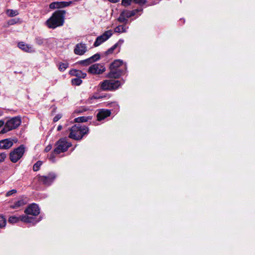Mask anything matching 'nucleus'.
Wrapping results in <instances>:
<instances>
[{"mask_svg":"<svg viewBox=\"0 0 255 255\" xmlns=\"http://www.w3.org/2000/svg\"><path fill=\"white\" fill-rule=\"evenodd\" d=\"M55 178V174L53 173H51L47 176H38V180L43 184L49 186L53 182Z\"/></svg>","mask_w":255,"mask_h":255,"instance_id":"obj_9","label":"nucleus"},{"mask_svg":"<svg viewBox=\"0 0 255 255\" xmlns=\"http://www.w3.org/2000/svg\"><path fill=\"white\" fill-rule=\"evenodd\" d=\"M61 118V116L60 115H56L54 118H53V122H56L59 120H60Z\"/></svg>","mask_w":255,"mask_h":255,"instance_id":"obj_38","label":"nucleus"},{"mask_svg":"<svg viewBox=\"0 0 255 255\" xmlns=\"http://www.w3.org/2000/svg\"><path fill=\"white\" fill-rule=\"evenodd\" d=\"M111 112L110 110L101 109L100 110L97 115V120L100 121L105 119L106 118L110 116Z\"/></svg>","mask_w":255,"mask_h":255,"instance_id":"obj_18","label":"nucleus"},{"mask_svg":"<svg viewBox=\"0 0 255 255\" xmlns=\"http://www.w3.org/2000/svg\"><path fill=\"white\" fill-rule=\"evenodd\" d=\"M17 192V190L16 189H12L8 191L6 194V196L8 197L14 194H15Z\"/></svg>","mask_w":255,"mask_h":255,"instance_id":"obj_36","label":"nucleus"},{"mask_svg":"<svg viewBox=\"0 0 255 255\" xmlns=\"http://www.w3.org/2000/svg\"><path fill=\"white\" fill-rule=\"evenodd\" d=\"M72 84L73 85L79 86L82 83V80L81 78H74L71 81Z\"/></svg>","mask_w":255,"mask_h":255,"instance_id":"obj_27","label":"nucleus"},{"mask_svg":"<svg viewBox=\"0 0 255 255\" xmlns=\"http://www.w3.org/2000/svg\"><path fill=\"white\" fill-rule=\"evenodd\" d=\"M128 28L126 25H120L115 27L114 32L119 33L126 32Z\"/></svg>","mask_w":255,"mask_h":255,"instance_id":"obj_23","label":"nucleus"},{"mask_svg":"<svg viewBox=\"0 0 255 255\" xmlns=\"http://www.w3.org/2000/svg\"><path fill=\"white\" fill-rule=\"evenodd\" d=\"M68 66V64L67 63H60L59 65V70L61 71H64Z\"/></svg>","mask_w":255,"mask_h":255,"instance_id":"obj_30","label":"nucleus"},{"mask_svg":"<svg viewBox=\"0 0 255 255\" xmlns=\"http://www.w3.org/2000/svg\"><path fill=\"white\" fill-rule=\"evenodd\" d=\"M110 69H115L117 70H123L125 71V66L123 62L120 60H115L110 65Z\"/></svg>","mask_w":255,"mask_h":255,"instance_id":"obj_16","label":"nucleus"},{"mask_svg":"<svg viewBox=\"0 0 255 255\" xmlns=\"http://www.w3.org/2000/svg\"><path fill=\"white\" fill-rule=\"evenodd\" d=\"M89 118L86 117H80L77 118H75L74 121L76 123H83L85 122L88 121Z\"/></svg>","mask_w":255,"mask_h":255,"instance_id":"obj_26","label":"nucleus"},{"mask_svg":"<svg viewBox=\"0 0 255 255\" xmlns=\"http://www.w3.org/2000/svg\"><path fill=\"white\" fill-rule=\"evenodd\" d=\"M108 1H109L110 2H111L112 3H115L119 2L120 1V0H108Z\"/></svg>","mask_w":255,"mask_h":255,"instance_id":"obj_40","label":"nucleus"},{"mask_svg":"<svg viewBox=\"0 0 255 255\" xmlns=\"http://www.w3.org/2000/svg\"><path fill=\"white\" fill-rule=\"evenodd\" d=\"M27 202L26 199H21L15 202L13 205L10 206L12 209H16L21 206L25 205Z\"/></svg>","mask_w":255,"mask_h":255,"instance_id":"obj_22","label":"nucleus"},{"mask_svg":"<svg viewBox=\"0 0 255 255\" xmlns=\"http://www.w3.org/2000/svg\"><path fill=\"white\" fill-rule=\"evenodd\" d=\"M72 146L71 142H68L65 138H61L58 140L55 144V148L54 149L52 154L49 157V159L54 161V154H59L64 152Z\"/></svg>","mask_w":255,"mask_h":255,"instance_id":"obj_3","label":"nucleus"},{"mask_svg":"<svg viewBox=\"0 0 255 255\" xmlns=\"http://www.w3.org/2000/svg\"><path fill=\"white\" fill-rule=\"evenodd\" d=\"M113 32L111 30H107L105 31L102 35L98 36L94 43L95 47H97L100 45L104 42L108 40L112 35Z\"/></svg>","mask_w":255,"mask_h":255,"instance_id":"obj_8","label":"nucleus"},{"mask_svg":"<svg viewBox=\"0 0 255 255\" xmlns=\"http://www.w3.org/2000/svg\"><path fill=\"white\" fill-rule=\"evenodd\" d=\"M69 74L73 76H76L78 78H85L87 75L86 73L82 72L80 70L72 69L69 71Z\"/></svg>","mask_w":255,"mask_h":255,"instance_id":"obj_20","label":"nucleus"},{"mask_svg":"<svg viewBox=\"0 0 255 255\" xmlns=\"http://www.w3.org/2000/svg\"><path fill=\"white\" fill-rule=\"evenodd\" d=\"M13 141L10 138L0 140V149H8L13 145Z\"/></svg>","mask_w":255,"mask_h":255,"instance_id":"obj_15","label":"nucleus"},{"mask_svg":"<svg viewBox=\"0 0 255 255\" xmlns=\"http://www.w3.org/2000/svg\"><path fill=\"white\" fill-rule=\"evenodd\" d=\"M36 43L38 45H42L44 42V40L40 37H37L35 39Z\"/></svg>","mask_w":255,"mask_h":255,"instance_id":"obj_35","label":"nucleus"},{"mask_svg":"<svg viewBox=\"0 0 255 255\" xmlns=\"http://www.w3.org/2000/svg\"><path fill=\"white\" fill-rule=\"evenodd\" d=\"M121 85L119 80H106L100 84L101 89L104 91H114L117 89Z\"/></svg>","mask_w":255,"mask_h":255,"instance_id":"obj_5","label":"nucleus"},{"mask_svg":"<svg viewBox=\"0 0 255 255\" xmlns=\"http://www.w3.org/2000/svg\"><path fill=\"white\" fill-rule=\"evenodd\" d=\"M66 11L63 10H58L54 12L52 16L46 21L47 26L52 29L63 25L64 15Z\"/></svg>","mask_w":255,"mask_h":255,"instance_id":"obj_1","label":"nucleus"},{"mask_svg":"<svg viewBox=\"0 0 255 255\" xmlns=\"http://www.w3.org/2000/svg\"><path fill=\"white\" fill-rule=\"evenodd\" d=\"M42 164V161H37L36 163H35L33 166V170L34 171H37L39 170L40 167L41 166Z\"/></svg>","mask_w":255,"mask_h":255,"instance_id":"obj_29","label":"nucleus"},{"mask_svg":"<svg viewBox=\"0 0 255 255\" xmlns=\"http://www.w3.org/2000/svg\"><path fill=\"white\" fill-rule=\"evenodd\" d=\"M21 124V120L19 118L14 117L8 120L4 127L0 131V134L5 133L11 130L16 128Z\"/></svg>","mask_w":255,"mask_h":255,"instance_id":"obj_4","label":"nucleus"},{"mask_svg":"<svg viewBox=\"0 0 255 255\" xmlns=\"http://www.w3.org/2000/svg\"><path fill=\"white\" fill-rule=\"evenodd\" d=\"M142 10V8L140 9H135L132 10H125L123 11V13L125 14V16L127 17V18H130L132 16L135 15L137 12L141 11Z\"/></svg>","mask_w":255,"mask_h":255,"instance_id":"obj_21","label":"nucleus"},{"mask_svg":"<svg viewBox=\"0 0 255 255\" xmlns=\"http://www.w3.org/2000/svg\"><path fill=\"white\" fill-rule=\"evenodd\" d=\"M4 121L0 120V128L4 125Z\"/></svg>","mask_w":255,"mask_h":255,"instance_id":"obj_41","label":"nucleus"},{"mask_svg":"<svg viewBox=\"0 0 255 255\" xmlns=\"http://www.w3.org/2000/svg\"><path fill=\"white\" fill-rule=\"evenodd\" d=\"M124 40L123 39H120L117 43L114 44L112 47L108 49L105 53V54L107 56L114 53L115 50L118 49L117 52L120 51L121 47L124 43Z\"/></svg>","mask_w":255,"mask_h":255,"instance_id":"obj_12","label":"nucleus"},{"mask_svg":"<svg viewBox=\"0 0 255 255\" xmlns=\"http://www.w3.org/2000/svg\"><path fill=\"white\" fill-rule=\"evenodd\" d=\"M131 2H133V0H122V4L124 6H127L129 5Z\"/></svg>","mask_w":255,"mask_h":255,"instance_id":"obj_33","label":"nucleus"},{"mask_svg":"<svg viewBox=\"0 0 255 255\" xmlns=\"http://www.w3.org/2000/svg\"><path fill=\"white\" fill-rule=\"evenodd\" d=\"M105 71V67L101 64L92 65L88 69V72L92 74H101Z\"/></svg>","mask_w":255,"mask_h":255,"instance_id":"obj_10","label":"nucleus"},{"mask_svg":"<svg viewBox=\"0 0 255 255\" xmlns=\"http://www.w3.org/2000/svg\"><path fill=\"white\" fill-rule=\"evenodd\" d=\"M24 213L26 215H31L33 216H36L40 213V209L38 205L33 203L29 205L25 210Z\"/></svg>","mask_w":255,"mask_h":255,"instance_id":"obj_11","label":"nucleus"},{"mask_svg":"<svg viewBox=\"0 0 255 255\" xmlns=\"http://www.w3.org/2000/svg\"><path fill=\"white\" fill-rule=\"evenodd\" d=\"M62 129V126H59L57 128V130L58 131H60L61 129Z\"/></svg>","mask_w":255,"mask_h":255,"instance_id":"obj_42","label":"nucleus"},{"mask_svg":"<svg viewBox=\"0 0 255 255\" xmlns=\"http://www.w3.org/2000/svg\"><path fill=\"white\" fill-rule=\"evenodd\" d=\"M51 148H52V145L49 144L45 147L44 151L45 152H47L49 151L51 149Z\"/></svg>","mask_w":255,"mask_h":255,"instance_id":"obj_39","label":"nucleus"},{"mask_svg":"<svg viewBox=\"0 0 255 255\" xmlns=\"http://www.w3.org/2000/svg\"><path fill=\"white\" fill-rule=\"evenodd\" d=\"M100 58V55L99 54H96L93 56L90 57V59L92 61V63L98 60Z\"/></svg>","mask_w":255,"mask_h":255,"instance_id":"obj_32","label":"nucleus"},{"mask_svg":"<svg viewBox=\"0 0 255 255\" xmlns=\"http://www.w3.org/2000/svg\"><path fill=\"white\" fill-rule=\"evenodd\" d=\"M18 46L20 49L25 52H33L34 51L31 46L26 44L23 42H19Z\"/></svg>","mask_w":255,"mask_h":255,"instance_id":"obj_19","label":"nucleus"},{"mask_svg":"<svg viewBox=\"0 0 255 255\" xmlns=\"http://www.w3.org/2000/svg\"><path fill=\"white\" fill-rule=\"evenodd\" d=\"M7 154L5 152L0 153V162H2L6 158Z\"/></svg>","mask_w":255,"mask_h":255,"instance_id":"obj_34","label":"nucleus"},{"mask_svg":"<svg viewBox=\"0 0 255 255\" xmlns=\"http://www.w3.org/2000/svg\"><path fill=\"white\" fill-rule=\"evenodd\" d=\"M118 20L121 23H124V25H126L128 21L127 17L125 16L123 11L121 13L119 18H118Z\"/></svg>","mask_w":255,"mask_h":255,"instance_id":"obj_24","label":"nucleus"},{"mask_svg":"<svg viewBox=\"0 0 255 255\" xmlns=\"http://www.w3.org/2000/svg\"><path fill=\"white\" fill-rule=\"evenodd\" d=\"M72 3L71 1H55L51 3L49 8L51 9L61 8L68 6Z\"/></svg>","mask_w":255,"mask_h":255,"instance_id":"obj_13","label":"nucleus"},{"mask_svg":"<svg viewBox=\"0 0 255 255\" xmlns=\"http://www.w3.org/2000/svg\"><path fill=\"white\" fill-rule=\"evenodd\" d=\"M87 51V47L85 44L79 43L76 45L74 49V53L77 55H83Z\"/></svg>","mask_w":255,"mask_h":255,"instance_id":"obj_17","label":"nucleus"},{"mask_svg":"<svg viewBox=\"0 0 255 255\" xmlns=\"http://www.w3.org/2000/svg\"><path fill=\"white\" fill-rule=\"evenodd\" d=\"M25 152V147L24 145H21L19 147L15 148L9 153V159L13 163L18 161L23 156Z\"/></svg>","mask_w":255,"mask_h":255,"instance_id":"obj_6","label":"nucleus"},{"mask_svg":"<svg viewBox=\"0 0 255 255\" xmlns=\"http://www.w3.org/2000/svg\"><path fill=\"white\" fill-rule=\"evenodd\" d=\"M14 23V21L13 20H11L10 21V24H12Z\"/></svg>","mask_w":255,"mask_h":255,"instance_id":"obj_43","label":"nucleus"},{"mask_svg":"<svg viewBox=\"0 0 255 255\" xmlns=\"http://www.w3.org/2000/svg\"><path fill=\"white\" fill-rule=\"evenodd\" d=\"M6 13L9 17H13L18 15V12L16 10L7 9Z\"/></svg>","mask_w":255,"mask_h":255,"instance_id":"obj_25","label":"nucleus"},{"mask_svg":"<svg viewBox=\"0 0 255 255\" xmlns=\"http://www.w3.org/2000/svg\"><path fill=\"white\" fill-rule=\"evenodd\" d=\"M124 71L123 70H117L115 69H110V71L107 75V77L109 78L117 79L123 75Z\"/></svg>","mask_w":255,"mask_h":255,"instance_id":"obj_14","label":"nucleus"},{"mask_svg":"<svg viewBox=\"0 0 255 255\" xmlns=\"http://www.w3.org/2000/svg\"><path fill=\"white\" fill-rule=\"evenodd\" d=\"M19 221L27 223H34L35 221V218L34 217H29L27 215H22L19 217L11 216L8 219V222L12 224L16 223Z\"/></svg>","mask_w":255,"mask_h":255,"instance_id":"obj_7","label":"nucleus"},{"mask_svg":"<svg viewBox=\"0 0 255 255\" xmlns=\"http://www.w3.org/2000/svg\"><path fill=\"white\" fill-rule=\"evenodd\" d=\"M79 64H80L83 66H88V65H90V64L92 63V62L91 60V59H90V58H89L85 60H81V61H79Z\"/></svg>","mask_w":255,"mask_h":255,"instance_id":"obj_28","label":"nucleus"},{"mask_svg":"<svg viewBox=\"0 0 255 255\" xmlns=\"http://www.w3.org/2000/svg\"><path fill=\"white\" fill-rule=\"evenodd\" d=\"M6 224V219L5 218L0 215V228H3L5 226Z\"/></svg>","mask_w":255,"mask_h":255,"instance_id":"obj_31","label":"nucleus"},{"mask_svg":"<svg viewBox=\"0 0 255 255\" xmlns=\"http://www.w3.org/2000/svg\"><path fill=\"white\" fill-rule=\"evenodd\" d=\"M88 132L89 129L87 127L78 124L72 126L70 128L69 137L76 140H80L85 134H88Z\"/></svg>","mask_w":255,"mask_h":255,"instance_id":"obj_2","label":"nucleus"},{"mask_svg":"<svg viewBox=\"0 0 255 255\" xmlns=\"http://www.w3.org/2000/svg\"><path fill=\"white\" fill-rule=\"evenodd\" d=\"M133 2L135 3H137L139 4H143L146 3V0H133Z\"/></svg>","mask_w":255,"mask_h":255,"instance_id":"obj_37","label":"nucleus"}]
</instances>
